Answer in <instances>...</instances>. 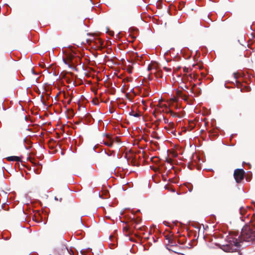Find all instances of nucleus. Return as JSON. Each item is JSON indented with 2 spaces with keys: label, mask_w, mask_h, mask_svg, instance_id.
Segmentation results:
<instances>
[{
  "label": "nucleus",
  "mask_w": 255,
  "mask_h": 255,
  "mask_svg": "<svg viewBox=\"0 0 255 255\" xmlns=\"http://www.w3.org/2000/svg\"><path fill=\"white\" fill-rule=\"evenodd\" d=\"M157 69V64H151L149 65L147 68L148 71L149 70H155L156 71Z\"/></svg>",
  "instance_id": "423d86ee"
},
{
  "label": "nucleus",
  "mask_w": 255,
  "mask_h": 255,
  "mask_svg": "<svg viewBox=\"0 0 255 255\" xmlns=\"http://www.w3.org/2000/svg\"><path fill=\"white\" fill-rule=\"evenodd\" d=\"M131 115L134 117H138L139 116V115L138 113H134V114H132Z\"/></svg>",
  "instance_id": "9b49d317"
},
{
  "label": "nucleus",
  "mask_w": 255,
  "mask_h": 255,
  "mask_svg": "<svg viewBox=\"0 0 255 255\" xmlns=\"http://www.w3.org/2000/svg\"><path fill=\"white\" fill-rule=\"evenodd\" d=\"M7 160L9 161H19L20 160V158L18 156H9L7 157Z\"/></svg>",
  "instance_id": "39448f33"
},
{
  "label": "nucleus",
  "mask_w": 255,
  "mask_h": 255,
  "mask_svg": "<svg viewBox=\"0 0 255 255\" xmlns=\"http://www.w3.org/2000/svg\"><path fill=\"white\" fill-rule=\"evenodd\" d=\"M164 120H165V123H166L167 120H166L165 119H164Z\"/></svg>",
  "instance_id": "2eb2a0df"
},
{
  "label": "nucleus",
  "mask_w": 255,
  "mask_h": 255,
  "mask_svg": "<svg viewBox=\"0 0 255 255\" xmlns=\"http://www.w3.org/2000/svg\"><path fill=\"white\" fill-rule=\"evenodd\" d=\"M247 212V209L244 207H241L240 209V212L241 215H244Z\"/></svg>",
  "instance_id": "0eeeda50"
},
{
  "label": "nucleus",
  "mask_w": 255,
  "mask_h": 255,
  "mask_svg": "<svg viewBox=\"0 0 255 255\" xmlns=\"http://www.w3.org/2000/svg\"><path fill=\"white\" fill-rule=\"evenodd\" d=\"M167 110L168 111H166L167 113H169L171 114V115L173 117L176 116V114L173 112L172 111H171L170 109H168Z\"/></svg>",
  "instance_id": "6e6552de"
},
{
  "label": "nucleus",
  "mask_w": 255,
  "mask_h": 255,
  "mask_svg": "<svg viewBox=\"0 0 255 255\" xmlns=\"http://www.w3.org/2000/svg\"><path fill=\"white\" fill-rule=\"evenodd\" d=\"M55 199L56 200H58V199H57V198L56 197H55Z\"/></svg>",
  "instance_id": "4468645a"
},
{
  "label": "nucleus",
  "mask_w": 255,
  "mask_h": 255,
  "mask_svg": "<svg viewBox=\"0 0 255 255\" xmlns=\"http://www.w3.org/2000/svg\"><path fill=\"white\" fill-rule=\"evenodd\" d=\"M177 94H178L179 96H181V92H179V91H178V92H177Z\"/></svg>",
  "instance_id": "f8f14e48"
},
{
  "label": "nucleus",
  "mask_w": 255,
  "mask_h": 255,
  "mask_svg": "<svg viewBox=\"0 0 255 255\" xmlns=\"http://www.w3.org/2000/svg\"><path fill=\"white\" fill-rule=\"evenodd\" d=\"M164 120H165V123H166L167 120H166L165 119H164Z\"/></svg>",
  "instance_id": "dca6fc26"
},
{
  "label": "nucleus",
  "mask_w": 255,
  "mask_h": 255,
  "mask_svg": "<svg viewBox=\"0 0 255 255\" xmlns=\"http://www.w3.org/2000/svg\"><path fill=\"white\" fill-rule=\"evenodd\" d=\"M71 100H69L67 102L68 104H69L71 103Z\"/></svg>",
  "instance_id": "ddd939ff"
},
{
  "label": "nucleus",
  "mask_w": 255,
  "mask_h": 255,
  "mask_svg": "<svg viewBox=\"0 0 255 255\" xmlns=\"http://www.w3.org/2000/svg\"><path fill=\"white\" fill-rule=\"evenodd\" d=\"M244 171L242 169H237L234 171V176L237 182L239 183L244 178Z\"/></svg>",
  "instance_id": "20e7f679"
},
{
  "label": "nucleus",
  "mask_w": 255,
  "mask_h": 255,
  "mask_svg": "<svg viewBox=\"0 0 255 255\" xmlns=\"http://www.w3.org/2000/svg\"><path fill=\"white\" fill-rule=\"evenodd\" d=\"M163 69L167 72H170L171 71V68H167V67H163Z\"/></svg>",
  "instance_id": "1a4fd4ad"
},
{
  "label": "nucleus",
  "mask_w": 255,
  "mask_h": 255,
  "mask_svg": "<svg viewBox=\"0 0 255 255\" xmlns=\"http://www.w3.org/2000/svg\"><path fill=\"white\" fill-rule=\"evenodd\" d=\"M227 244L222 246V249L226 252H233L240 247L241 243L246 242L247 245H252L255 247V231L251 230L250 227H244L242 230L241 234L238 239L234 238L232 235L227 237Z\"/></svg>",
  "instance_id": "f257e3e1"
},
{
  "label": "nucleus",
  "mask_w": 255,
  "mask_h": 255,
  "mask_svg": "<svg viewBox=\"0 0 255 255\" xmlns=\"http://www.w3.org/2000/svg\"><path fill=\"white\" fill-rule=\"evenodd\" d=\"M75 53L72 51L66 52L65 56L63 57V61L65 64L68 65L70 68L74 66L73 60L76 58Z\"/></svg>",
  "instance_id": "f03ea898"
},
{
  "label": "nucleus",
  "mask_w": 255,
  "mask_h": 255,
  "mask_svg": "<svg viewBox=\"0 0 255 255\" xmlns=\"http://www.w3.org/2000/svg\"><path fill=\"white\" fill-rule=\"evenodd\" d=\"M103 142L105 145L112 147L114 142H120V140L118 137H113L111 135L107 134Z\"/></svg>",
  "instance_id": "7ed1b4c3"
},
{
  "label": "nucleus",
  "mask_w": 255,
  "mask_h": 255,
  "mask_svg": "<svg viewBox=\"0 0 255 255\" xmlns=\"http://www.w3.org/2000/svg\"><path fill=\"white\" fill-rule=\"evenodd\" d=\"M127 71L128 73H131L132 72V68L131 67L127 68Z\"/></svg>",
  "instance_id": "9d476101"
}]
</instances>
